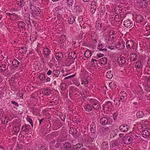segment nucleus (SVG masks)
Masks as SVG:
<instances>
[{
    "label": "nucleus",
    "instance_id": "41",
    "mask_svg": "<svg viewBox=\"0 0 150 150\" xmlns=\"http://www.w3.org/2000/svg\"><path fill=\"white\" fill-rule=\"evenodd\" d=\"M27 119L28 121L30 122L31 125L33 126V122L32 120L29 117H27Z\"/></svg>",
    "mask_w": 150,
    "mask_h": 150
},
{
    "label": "nucleus",
    "instance_id": "2",
    "mask_svg": "<svg viewBox=\"0 0 150 150\" xmlns=\"http://www.w3.org/2000/svg\"><path fill=\"white\" fill-rule=\"evenodd\" d=\"M110 119L107 117H103L100 120V123L103 125L109 124L110 123Z\"/></svg>",
    "mask_w": 150,
    "mask_h": 150
},
{
    "label": "nucleus",
    "instance_id": "37",
    "mask_svg": "<svg viewBox=\"0 0 150 150\" xmlns=\"http://www.w3.org/2000/svg\"><path fill=\"white\" fill-rule=\"evenodd\" d=\"M114 102H115V104L116 105L119 106L120 104V102H121V100L119 98L116 99L115 100H114Z\"/></svg>",
    "mask_w": 150,
    "mask_h": 150
},
{
    "label": "nucleus",
    "instance_id": "52",
    "mask_svg": "<svg viewBox=\"0 0 150 150\" xmlns=\"http://www.w3.org/2000/svg\"><path fill=\"white\" fill-rule=\"evenodd\" d=\"M64 39H65V36L64 35L61 36L60 38V40H61L62 39L64 40Z\"/></svg>",
    "mask_w": 150,
    "mask_h": 150
},
{
    "label": "nucleus",
    "instance_id": "33",
    "mask_svg": "<svg viewBox=\"0 0 150 150\" xmlns=\"http://www.w3.org/2000/svg\"><path fill=\"white\" fill-rule=\"evenodd\" d=\"M23 2V0H20L17 1V3L18 6L20 7H22L24 6Z\"/></svg>",
    "mask_w": 150,
    "mask_h": 150
},
{
    "label": "nucleus",
    "instance_id": "5",
    "mask_svg": "<svg viewBox=\"0 0 150 150\" xmlns=\"http://www.w3.org/2000/svg\"><path fill=\"white\" fill-rule=\"evenodd\" d=\"M129 128V126L125 124L122 125L119 127L120 131L124 132H127L128 131Z\"/></svg>",
    "mask_w": 150,
    "mask_h": 150
},
{
    "label": "nucleus",
    "instance_id": "26",
    "mask_svg": "<svg viewBox=\"0 0 150 150\" xmlns=\"http://www.w3.org/2000/svg\"><path fill=\"white\" fill-rule=\"evenodd\" d=\"M107 61L106 58L103 57L100 59V64H105L107 63Z\"/></svg>",
    "mask_w": 150,
    "mask_h": 150
},
{
    "label": "nucleus",
    "instance_id": "46",
    "mask_svg": "<svg viewBox=\"0 0 150 150\" xmlns=\"http://www.w3.org/2000/svg\"><path fill=\"white\" fill-rule=\"evenodd\" d=\"M11 103L13 104H14V105L16 106H18V105L17 103H16V102L12 101H11Z\"/></svg>",
    "mask_w": 150,
    "mask_h": 150
},
{
    "label": "nucleus",
    "instance_id": "61",
    "mask_svg": "<svg viewBox=\"0 0 150 150\" xmlns=\"http://www.w3.org/2000/svg\"><path fill=\"white\" fill-rule=\"evenodd\" d=\"M7 14L9 15L10 17H11V15H13V14H11V13H7Z\"/></svg>",
    "mask_w": 150,
    "mask_h": 150
},
{
    "label": "nucleus",
    "instance_id": "34",
    "mask_svg": "<svg viewBox=\"0 0 150 150\" xmlns=\"http://www.w3.org/2000/svg\"><path fill=\"white\" fill-rule=\"evenodd\" d=\"M37 36L34 35L32 34L30 36V39L31 41H34L37 39Z\"/></svg>",
    "mask_w": 150,
    "mask_h": 150
},
{
    "label": "nucleus",
    "instance_id": "29",
    "mask_svg": "<svg viewBox=\"0 0 150 150\" xmlns=\"http://www.w3.org/2000/svg\"><path fill=\"white\" fill-rule=\"evenodd\" d=\"M32 13L34 17H36L38 16V9L35 6V9L34 8L32 10Z\"/></svg>",
    "mask_w": 150,
    "mask_h": 150
},
{
    "label": "nucleus",
    "instance_id": "16",
    "mask_svg": "<svg viewBox=\"0 0 150 150\" xmlns=\"http://www.w3.org/2000/svg\"><path fill=\"white\" fill-rule=\"evenodd\" d=\"M108 128L105 127H103L99 129V131L100 132L102 133V134H103L104 133H108Z\"/></svg>",
    "mask_w": 150,
    "mask_h": 150
},
{
    "label": "nucleus",
    "instance_id": "13",
    "mask_svg": "<svg viewBox=\"0 0 150 150\" xmlns=\"http://www.w3.org/2000/svg\"><path fill=\"white\" fill-rule=\"evenodd\" d=\"M56 58L57 61L61 60L63 57V54L62 53L58 52L56 54Z\"/></svg>",
    "mask_w": 150,
    "mask_h": 150
},
{
    "label": "nucleus",
    "instance_id": "10",
    "mask_svg": "<svg viewBox=\"0 0 150 150\" xmlns=\"http://www.w3.org/2000/svg\"><path fill=\"white\" fill-rule=\"evenodd\" d=\"M82 147V144L78 143L76 145L73 146L72 147V150H79L81 149Z\"/></svg>",
    "mask_w": 150,
    "mask_h": 150
},
{
    "label": "nucleus",
    "instance_id": "64",
    "mask_svg": "<svg viewBox=\"0 0 150 150\" xmlns=\"http://www.w3.org/2000/svg\"><path fill=\"white\" fill-rule=\"evenodd\" d=\"M119 136L120 137H121L123 136V134H120Z\"/></svg>",
    "mask_w": 150,
    "mask_h": 150
},
{
    "label": "nucleus",
    "instance_id": "47",
    "mask_svg": "<svg viewBox=\"0 0 150 150\" xmlns=\"http://www.w3.org/2000/svg\"><path fill=\"white\" fill-rule=\"evenodd\" d=\"M74 76H75L74 75H71L69 76H68L65 78V79H70L71 78L73 77Z\"/></svg>",
    "mask_w": 150,
    "mask_h": 150
},
{
    "label": "nucleus",
    "instance_id": "3",
    "mask_svg": "<svg viewBox=\"0 0 150 150\" xmlns=\"http://www.w3.org/2000/svg\"><path fill=\"white\" fill-rule=\"evenodd\" d=\"M90 102L92 103L93 108L95 110H97L100 108L99 104L97 103L95 99H91Z\"/></svg>",
    "mask_w": 150,
    "mask_h": 150
},
{
    "label": "nucleus",
    "instance_id": "36",
    "mask_svg": "<svg viewBox=\"0 0 150 150\" xmlns=\"http://www.w3.org/2000/svg\"><path fill=\"white\" fill-rule=\"evenodd\" d=\"M45 75L41 74L39 76V79L41 81H43L45 79Z\"/></svg>",
    "mask_w": 150,
    "mask_h": 150
},
{
    "label": "nucleus",
    "instance_id": "53",
    "mask_svg": "<svg viewBox=\"0 0 150 150\" xmlns=\"http://www.w3.org/2000/svg\"><path fill=\"white\" fill-rule=\"evenodd\" d=\"M45 119L44 118H42L41 120H39V124L41 125L42 124V122Z\"/></svg>",
    "mask_w": 150,
    "mask_h": 150
},
{
    "label": "nucleus",
    "instance_id": "49",
    "mask_svg": "<svg viewBox=\"0 0 150 150\" xmlns=\"http://www.w3.org/2000/svg\"><path fill=\"white\" fill-rule=\"evenodd\" d=\"M4 112L3 111V110L2 109H0V116H2L3 114H4Z\"/></svg>",
    "mask_w": 150,
    "mask_h": 150
},
{
    "label": "nucleus",
    "instance_id": "62",
    "mask_svg": "<svg viewBox=\"0 0 150 150\" xmlns=\"http://www.w3.org/2000/svg\"><path fill=\"white\" fill-rule=\"evenodd\" d=\"M96 60L95 59H91V61L93 62H94L95 61H96Z\"/></svg>",
    "mask_w": 150,
    "mask_h": 150
},
{
    "label": "nucleus",
    "instance_id": "57",
    "mask_svg": "<svg viewBox=\"0 0 150 150\" xmlns=\"http://www.w3.org/2000/svg\"><path fill=\"white\" fill-rule=\"evenodd\" d=\"M147 64L148 65V66L150 67V59H149L147 62Z\"/></svg>",
    "mask_w": 150,
    "mask_h": 150
},
{
    "label": "nucleus",
    "instance_id": "56",
    "mask_svg": "<svg viewBox=\"0 0 150 150\" xmlns=\"http://www.w3.org/2000/svg\"><path fill=\"white\" fill-rule=\"evenodd\" d=\"M33 4L35 5H37V0H33Z\"/></svg>",
    "mask_w": 150,
    "mask_h": 150
},
{
    "label": "nucleus",
    "instance_id": "15",
    "mask_svg": "<svg viewBox=\"0 0 150 150\" xmlns=\"http://www.w3.org/2000/svg\"><path fill=\"white\" fill-rule=\"evenodd\" d=\"M84 108L86 111L87 112H90L92 111L93 108L92 106L89 104L85 105Z\"/></svg>",
    "mask_w": 150,
    "mask_h": 150
},
{
    "label": "nucleus",
    "instance_id": "38",
    "mask_svg": "<svg viewBox=\"0 0 150 150\" xmlns=\"http://www.w3.org/2000/svg\"><path fill=\"white\" fill-rule=\"evenodd\" d=\"M60 88L61 89L63 90H64L66 88V84L65 83H61Z\"/></svg>",
    "mask_w": 150,
    "mask_h": 150
},
{
    "label": "nucleus",
    "instance_id": "35",
    "mask_svg": "<svg viewBox=\"0 0 150 150\" xmlns=\"http://www.w3.org/2000/svg\"><path fill=\"white\" fill-rule=\"evenodd\" d=\"M68 6L70 7L73 4L74 0H67Z\"/></svg>",
    "mask_w": 150,
    "mask_h": 150
},
{
    "label": "nucleus",
    "instance_id": "40",
    "mask_svg": "<svg viewBox=\"0 0 150 150\" xmlns=\"http://www.w3.org/2000/svg\"><path fill=\"white\" fill-rule=\"evenodd\" d=\"M135 66L138 68H139L141 66L140 62H139V61H138V62H137L135 64Z\"/></svg>",
    "mask_w": 150,
    "mask_h": 150
},
{
    "label": "nucleus",
    "instance_id": "51",
    "mask_svg": "<svg viewBox=\"0 0 150 150\" xmlns=\"http://www.w3.org/2000/svg\"><path fill=\"white\" fill-rule=\"evenodd\" d=\"M118 113L117 112L115 113L113 115V118L115 120V118L117 116Z\"/></svg>",
    "mask_w": 150,
    "mask_h": 150
},
{
    "label": "nucleus",
    "instance_id": "39",
    "mask_svg": "<svg viewBox=\"0 0 150 150\" xmlns=\"http://www.w3.org/2000/svg\"><path fill=\"white\" fill-rule=\"evenodd\" d=\"M105 106L108 107V108L112 107V105L111 102L110 101H108L106 102V104L105 105Z\"/></svg>",
    "mask_w": 150,
    "mask_h": 150
},
{
    "label": "nucleus",
    "instance_id": "28",
    "mask_svg": "<svg viewBox=\"0 0 150 150\" xmlns=\"http://www.w3.org/2000/svg\"><path fill=\"white\" fill-rule=\"evenodd\" d=\"M104 47V45H103L102 44H99L98 46V49H99V50H101V51H103L104 50L105 51H107V49H103Z\"/></svg>",
    "mask_w": 150,
    "mask_h": 150
},
{
    "label": "nucleus",
    "instance_id": "20",
    "mask_svg": "<svg viewBox=\"0 0 150 150\" xmlns=\"http://www.w3.org/2000/svg\"><path fill=\"white\" fill-rule=\"evenodd\" d=\"M12 64L14 67H17L19 65V62L16 59H15L13 61Z\"/></svg>",
    "mask_w": 150,
    "mask_h": 150
},
{
    "label": "nucleus",
    "instance_id": "6",
    "mask_svg": "<svg viewBox=\"0 0 150 150\" xmlns=\"http://www.w3.org/2000/svg\"><path fill=\"white\" fill-rule=\"evenodd\" d=\"M132 22L130 20H125L124 22V25L126 27L130 28H131L133 25Z\"/></svg>",
    "mask_w": 150,
    "mask_h": 150
},
{
    "label": "nucleus",
    "instance_id": "7",
    "mask_svg": "<svg viewBox=\"0 0 150 150\" xmlns=\"http://www.w3.org/2000/svg\"><path fill=\"white\" fill-rule=\"evenodd\" d=\"M96 8V3L95 1L92 2L91 6L90 11L92 13H94Z\"/></svg>",
    "mask_w": 150,
    "mask_h": 150
},
{
    "label": "nucleus",
    "instance_id": "22",
    "mask_svg": "<svg viewBox=\"0 0 150 150\" xmlns=\"http://www.w3.org/2000/svg\"><path fill=\"white\" fill-rule=\"evenodd\" d=\"M75 18L72 16L70 17L68 19V22L69 24H72L75 21Z\"/></svg>",
    "mask_w": 150,
    "mask_h": 150
},
{
    "label": "nucleus",
    "instance_id": "58",
    "mask_svg": "<svg viewBox=\"0 0 150 150\" xmlns=\"http://www.w3.org/2000/svg\"><path fill=\"white\" fill-rule=\"evenodd\" d=\"M50 80V78L49 77H47L46 79V81L47 82H49Z\"/></svg>",
    "mask_w": 150,
    "mask_h": 150
},
{
    "label": "nucleus",
    "instance_id": "27",
    "mask_svg": "<svg viewBox=\"0 0 150 150\" xmlns=\"http://www.w3.org/2000/svg\"><path fill=\"white\" fill-rule=\"evenodd\" d=\"M109 86L112 89H115L117 87L116 83L114 82H111L110 83Z\"/></svg>",
    "mask_w": 150,
    "mask_h": 150
},
{
    "label": "nucleus",
    "instance_id": "23",
    "mask_svg": "<svg viewBox=\"0 0 150 150\" xmlns=\"http://www.w3.org/2000/svg\"><path fill=\"white\" fill-rule=\"evenodd\" d=\"M102 147L103 150H107L108 148V145L107 142L103 143L102 145Z\"/></svg>",
    "mask_w": 150,
    "mask_h": 150
},
{
    "label": "nucleus",
    "instance_id": "59",
    "mask_svg": "<svg viewBox=\"0 0 150 150\" xmlns=\"http://www.w3.org/2000/svg\"><path fill=\"white\" fill-rule=\"evenodd\" d=\"M65 117H66V116H64L62 118H61V119L63 121H64L65 119Z\"/></svg>",
    "mask_w": 150,
    "mask_h": 150
},
{
    "label": "nucleus",
    "instance_id": "9",
    "mask_svg": "<svg viewBox=\"0 0 150 150\" xmlns=\"http://www.w3.org/2000/svg\"><path fill=\"white\" fill-rule=\"evenodd\" d=\"M142 134V137L144 138H146L149 137L150 135V133L147 129H145L143 131Z\"/></svg>",
    "mask_w": 150,
    "mask_h": 150
},
{
    "label": "nucleus",
    "instance_id": "54",
    "mask_svg": "<svg viewBox=\"0 0 150 150\" xmlns=\"http://www.w3.org/2000/svg\"><path fill=\"white\" fill-rule=\"evenodd\" d=\"M52 73V71L50 70H49L47 72V74L48 75H50Z\"/></svg>",
    "mask_w": 150,
    "mask_h": 150
},
{
    "label": "nucleus",
    "instance_id": "11",
    "mask_svg": "<svg viewBox=\"0 0 150 150\" xmlns=\"http://www.w3.org/2000/svg\"><path fill=\"white\" fill-rule=\"evenodd\" d=\"M125 61V58L123 57H119L117 59L118 62L120 65H122L124 64Z\"/></svg>",
    "mask_w": 150,
    "mask_h": 150
},
{
    "label": "nucleus",
    "instance_id": "14",
    "mask_svg": "<svg viewBox=\"0 0 150 150\" xmlns=\"http://www.w3.org/2000/svg\"><path fill=\"white\" fill-rule=\"evenodd\" d=\"M22 129L25 132H28L30 130V126L28 125H23L22 127Z\"/></svg>",
    "mask_w": 150,
    "mask_h": 150
},
{
    "label": "nucleus",
    "instance_id": "48",
    "mask_svg": "<svg viewBox=\"0 0 150 150\" xmlns=\"http://www.w3.org/2000/svg\"><path fill=\"white\" fill-rule=\"evenodd\" d=\"M146 80L148 81H150V74L146 76Z\"/></svg>",
    "mask_w": 150,
    "mask_h": 150
},
{
    "label": "nucleus",
    "instance_id": "42",
    "mask_svg": "<svg viewBox=\"0 0 150 150\" xmlns=\"http://www.w3.org/2000/svg\"><path fill=\"white\" fill-rule=\"evenodd\" d=\"M130 58L131 60H132V58L134 57V56L136 57V54L134 53H132L130 54Z\"/></svg>",
    "mask_w": 150,
    "mask_h": 150
},
{
    "label": "nucleus",
    "instance_id": "18",
    "mask_svg": "<svg viewBox=\"0 0 150 150\" xmlns=\"http://www.w3.org/2000/svg\"><path fill=\"white\" fill-rule=\"evenodd\" d=\"M90 128L91 133H94L95 132L96 130V126L94 123H91Z\"/></svg>",
    "mask_w": 150,
    "mask_h": 150
},
{
    "label": "nucleus",
    "instance_id": "4",
    "mask_svg": "<svg viewBox=\"0 0 150 150\" xmlns=\"http://www.w3.org/2000/svg\"><path fill=\"white\" fill-rule=\"evenodd\" d=\"M123 143L125 144H129L131 142V138L129 136H125L123 138Z\"/></svg>",
    "mask_w": 150,
    "mask_h": 150
},
{
    "label": "nucleus",
    "instance_id": "19",
    "mask_svg": "<svg viewBox=\"0 0 150 150\" xmlns=\"http://www.w3.org/2000/svg\"><path fill=\"white\" fill-rule=\"evenodd\" d=\"M43 52L45 55L47 57L50 54V51L47 48H44L43 50Z\"/></svg>",
    "mask_w": 150,
    "mask_h": 150
},
{
    "label": "nucleus",
    "instance_id": "60",
    "mask_svg": "<svg viewBox=\"0 0 150 150\" xmlns=\"http://www.w3.org/2000/svg\"><path fill=\"white\" fill-rule=\"evenodd\" d=\"M108 48L111 49H114V47L113 46H111V47H108Z\"/></svg>",
    "mask_w": 150,
    "mask_h": 150
},
{
    "label": "nucleus",
    "instance_id": "25",
    "mask_svg": "<svg viewBox=\"0 0 150 150\" xmlns=\"http://www.w3.org/2000/svg\"><path fill=\"white\" fill-rule=\"evenodd\" d=\"M25 23L23 22H19L18 24V26L19 28H21L23 29L25 28Z\"/></svg>",
    "mask_w": 150,
    "mask_h": 150
},
{
    "label": "nucleus",
    "instance_id": "32",
    "mask_svg": "<svg viewBox=\"0 0 150 150\" xmlns=\"http://www.w3.org/2000/svg\"><path fill=\"white\" fill-rule=\"evenodd\" d=\"M106 75L108 78L111 79L113 76L112 72L111 71H108Z\"/></svg>",
    "mask_w": 150,
    "mask_h": 150
},
{
    "label": "nucleus",
    "instance_id": "44",
    "mask_svg": "<svg viewBox=\"0 0 150 150\" xmlns=\"http://www.w3.org/2000/svg\"><path fill=\"white\" fill-rule=\"evenodd\" d=\"M97 56L98 58H100V57H103L104 56V54H103L99 53L97 54Z\"/></svg>",
    "mask_w": 150,
    "mask_h": 150
},
{
    "label": "nucleus",
    "instance_id": "55",
    "mask_svg": "<svg viewBox=\"0 0 150 150\" xmlns=\"http://www.w3.org/2000/svg\"><path fill=\"white\" fill-rule=\"evenodd\" d=\"M137 55L136 54V57L134 56V57H133V58H132V60H133V61H135L137 59Z\"/></svg>",
    "mask_w": 150,
    "mask_h": 150
},
{
    "label": "nucleus",
    "instance_id": "24",
    "mask_svg": "<svg viewBox=\"0 0 150 150\" xmlns=\"http://www.w3.org/2000/svg\"><path fill=\"white\" fill-rule=\"evenodd\" d=\"M92 54L91 52L88 50H86L84 53L85 56L86 58H89L90 57Z\"/></svg>",
    "mask_w": 150,
    "mask_h": 150
},
{
    "label": "nucleus",
    "instance_id": "1",
    "mask_svg": "<svg viewBox=\"0 0 150 150\" xmlns=\"http://www.w3.org/2000/svg\"><path fill=\"white\" fill-rule=\"evenodd\" d=\"M124 40L122 41V43H125V41H126V46L127 49H134L135 47V43L132 40H127L125 38L124 39Z\"/></svg>",
    "mask_w": 150,
    "mask_h": 150
},
{
    "label": "nucleus",
    "instance_id": "17",
    "mask_svg": "<svg viewBox=\"0 0 150 150\" xmlns=\"http://www.w3.org/2000/svg\"><path fill=\"white\" fill-rule=\"evenodd\" d=\"M101 23L100 20L97 21L96 23V28L98 30H100L101 28Z\"/></svg>",
    "mask_w": 150,
    "mask_h": 150
},
{
    "label": "nucleus",
    "instance_id": "8",
    "mask_svg": "<svg viewBox=\"0 0 150 150\" xmlns=\"http://www.w3.org/2000/svg\"><path fill=\"white\" fill-rule=\"evenodd\" d=\"M8 68V65L7 67V64L6 63V64H2L0 66V71L1 72H4L5 71L7 72Z\"/></svg>",
    "mask_w": 150,
    "mask_h": 150
},
{
    "label": "nucleus",
    "instance_id": "31",
    "mask_svg": "<svg viewBox=\"0 0 150 150\" xmlns=\"http://www.w3.org/2000/svg\"><path fill=\"white\" fill-rule=\"evenodd\" d=\"M125 95H122L120 96V99L122 102L125 101L127 98V95L125 93H123Z\"/></svg>",
    "mask_w": 150,
    "mask_h": 150
},
{
    "label": "nucleus",
    "instance_id": "12",
    "mask_svg": "<svg viewBox=\"0 0 150 150\" xmlns=\"http://www.w3.org/2000/svg\"><path fill=\"white\" fill-rule=\"evenodd\" d=\"M64 145V150H71V145L70 143L67 142Z\"/></svg>",
    "mask_w": 150,
    "mask_h": 150
},
{
    "label": "nucleus",
    "instance_id": "63",
    "mask_svg": "<svg viewBox=\"0 0 150 150\" xmlns=\"http://www.w3.org/2000/svg\"><path fill=\"white\" fill-rule=\"evenodd\" d=\"M148 86L150 88V81L148 82Z\"/></svg>",
    "mask_w": 150,
    "mask_h": 150
},
{
    "label": "nucleus",
    "instance_id": "21",
    "mask_svg": "<svg viewBox=\"0 0 150 150\" xmlns=\"http://www.w3.org/2000/svg\"><path fill=\"white\" fill-rule=\"evenodd\" d=\"M60 72L59 70L57 69H54L53 70L52 74L54 77H57L60 74Z\"/></svg>",
    "mask_w": 150,
    "mask_h": 150
},
{
    "label": "nucleus",
    "instance_id": "50",
    "mask_svg": "<svg viewBox=\"0 0 150 150\" xmlns=\"http://www.w3.org/2000/svg\"><path fill=\"white\" fill-rule=\"evenodd\" d=\"M88 83V81L87 80L82 82V84H84V85H87Z\"/></svg>",
    "mask_w": 150,
    "mask_h": 150
},
{
    "label": "nucleus",
    "instance_id": "30",
    "mask_svg": "<svg viewBox=\"0 0 150 150\" xmlns=\"http://www.w3.org/2000/svg\"><path fill=\"white\" fill-rule=\"evenodd\" d=\"M136 115L138 118H141L144 115L143 112L142 111H139L137 113Z\"/></svg>",
    "mask_w": 150,
    "mask_h": 150
},
{
    "label": "nucleus",
    "instance_id": "45",
    "mask_svg": "<svg viewBox=\"0 0 150 150\" xmlns=\"http://www.w3.org/2000/svg\"><path fill=\"white\" fill-rule=\"evenodd\" d=\"M30 20V18L29 17H27V18L26 19V23L28 24V25L30 24V22L29 21V20Z\"/></svg>",
    "mask_w": 150,
    "mask_h": 150
},
{
    "label": "nucleus",
    "instance_id": "43",
    "mask_svg": "<svg viewBox=\"0 0 150 150\" xmlns=\"http://www.w3.org/2000/svg\"><path fill=\"white\" fill-rule=\"evenodd\" d=\"M93 140L94 139L91 137H88V140L90 143H91V142H93Z\"/></svg>",
    "mask_w": 150,
    "mask_h": 150
}]
</instances>
